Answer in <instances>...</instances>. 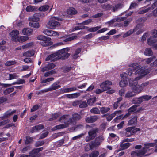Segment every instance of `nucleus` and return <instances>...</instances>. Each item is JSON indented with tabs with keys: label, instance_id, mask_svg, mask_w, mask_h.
<instances>
[{
	"label": "nucleus",
	"instance_id": "obj_56",
	"mask_svg": "<svg viewBox=\"0 0 157 157\" xmlns=\"http://www.w3.org/2000/svg\"><path fill=\"white\" fill-rule=\"evenodd\" d=\"M9 75V80H12L14 79H17V76L15 74H10L8 75Z\"/></svg>",
	"mask_w": 157,
	"mask_h": 157
},
{
	"label": "nucleus",
	"instance_id": "obj_23",
	"mask_svg": "<svg viewBox=\"0 0 157 157\" xmlns=\"http://www.w3.org/2000/svg\"><path fill=\"white\" fill-rule=\"evenodd\" d=\"M55 67V65L53 63H49L46 65L45 67L42 68V71L44 72L53 68Z\"/></svg>",
	"mask_w": 157,
	"mask_h": 157
},
{
	"label": "nucleus",
	"instance_id": "obj_12",
	"mask_svg": "<svg viewBox=\"0 0 157 157\" xmlns=\"http://www.w3.org/2000/svg\"><path fill=\"white\" fill-rule=\"evenodd\" d=\"M112 85V82L110 81L106 80L103 82L100 85V87L102 89L105 91L110 90L111 88V86Z\"/></svg>",
	"mask_w": 157,
	"mask_h": 157
},
{
	"label": "nucleus",
	"instance_id": "obj_7",
	"mask_svg": "<svg viewBox=\"0 0 157 157\" xmlns=\"http://www.w3.org/2000/svg\"><path fill=\"white\" fill-rule=\"evenodd\" d=\"M92 21V20L90 19L85 20L82 23H79L78 24V25L75 26L72 30V31H74L77 30L83 29L85 28H88L87 27H85L84 25H87Z\"/></svg>",
	"mask_w": 157,
	"mask_h": 157
},
{
	"label": "nucleus",
	"instance_id": "obj_9",
	"mask_svg": "<svg viewBox=\"0 0 157 157\" xmlns=\"http://www.w3.org/2000/svg\"><path fill=\"white\" fill-rule=\"evenodd\" d=\"M98 130V129L96 128L90 130L88 132L89 136L86 138V140L88 142L94 138L96 136V132Z\"/></svg>",
	"mask_w": 157,
	"mask_h": 157
},
{
	"label": "nucleus",
	"instance_id": "obj_20",
	"mask_svg": "<svg viewBox=\"0 0 157 157\" xmlns=\"http://www.w3.org/2000/svg\"><path fill=\"white\" fill-rule=\"evenodd\" d=\"M98 118V117L97 116H93L86 118H85V121L88 123H92L96 121Z\"/></svg>",
	"mask_w": 157,
	"mask_h": 157
},
{
	"label": "nucleus",
	"instance_id": "obj_63",
	"mask_svg": "<svg viewBox=\"0 0 157 157\" xmlns=\"http://www.w3.org/2000/svg\"><path fill=\"white\" fill-rule=\"evenodd\" d=\"M87 105L86 101H84L81 103L79 105V107L81 108L86 107L87 106Z\"/></svg>",
	"mask_w": 157,
	"mask_h": 157
},
{
	"label": "nucleus",
	"instance_id": "obj_15",
	"mask_svg": "<svg viewBox=\"0 0 157 157\" xmlns=\"http://www.w3.org/2000/svg\"><path fill=\"white\" fill-rule=\"evenodd\" d=\"M43 32L45 35L49 36H57L59 35L58 32L49 29H45Z\"/></svg>",
	"mask_w": 157,
	"mask_h": 157
},
{
	"label": "nucleus",
	"instance_id": "obj_14",
	"mask_svg": "<svg viewBox=\"0 0 157 157\" xmlns=\"http://www.w3.org/2000/svg\"><path fill=\"white\" fill-rule=\"evenodd\" d=\"M136 64V65H139V66H140V69H139L138 70V71H140V70H141V69H143V70H147V71H148L149 72V70L148 69H146L145 68V67H141V68H140V65L138 63H132V64H131L130 65V67H132V68L131 69L130 68H129L128 71H127V72L128 73V76H131L132 74V70L133 71H134L135 72V71H134V67H132L131 66V65L132 64ZM135 74L136 75V76H135V78L134 79H134L136 77H139V75H138V74H135Z\"/></svg>",
	"mask_w": 157,
	"mask_h": 157
},
{
	"label": "nucleus",
	"instance_id": "obj_28",
	"mask_svg": "<svg viewBox=\"0 0 157 157\" xmlns=\"http://www.w3.org/2000/svg\"><path fill=\"white\" fill-rule=\"evenodd\" d=\"M67 115L68 116V118H70L71 120H72L71 121L70 123V124L73 121H76L80 119L81 118V117L80 115L77 114H73L72 119L68 115Z\"/></svg>",
	"mask_w": 157,
	"mask_h": 157
},
{
	"label": "nucleus",
	"instance_id": "obj_54",
	"mask_svg": "<svg viewBox=\"0 0 157 157\" xmlns=\"http://www.w3.org/2000/svg\"><path fill=\"white\" fill-rule=\"evenodd\" d=\"M96 98H94L89 99L87 101V103L90 105L93 104L96 101Z\"/></svg>",
	"mask_w": 157,
	"mask_h": 157
},
{
	"label": "nucleus",
	"instance_id": "obj_8",
	"mask_svg": "<svg viewBox=\"0 0 157 157\" xmlns=\"http://www.w3.org/2000/svg\"><path fill=\"white\" fill-rule=\"evenodd\" d=\"M122 79L120 82L119 85L121 87H124L128 84V76L127 73H124L121 75Z\"/></svg>",
	"mask_w": 157,
	"mask_h": 157
},
{
	"label": "nucleus",
	"instance_id": "obj_4",
	"mask_svg": "<svg viewBox=\"0 0 157 157\" xmlns=\"http://www.w3.org/2000/svg\"><path fill=\"white\" fill-rule=\"evenodd\" d=\"M57 20H58V17H54L51 18L47 25V27L51 29H59L60 24Z\"/></svg>",
	"mask_w": 157,
	"mask_h": 157
},
{
	"label": "nucleus",
	"instance_id": "obj_59",
	"mask_svg": "<svg viewBox=\"0 0 157 157\" xmlns=\"http://www.w3.org/2000/svg\"><path fill=\"white\" fill-rule=\"evenodd\" d=\"M33 140V138L29 136L26 137L25 144H28L31 142Z\"/></svg>",
	"mask_w": 157,
	"mask_h": 157
},
{
	"label": "nucleus",
	"instance_id": "obj_41",
	"mask_svg": "<svg viewBox=\"0 0 157 157\" xmlns=\"http://www.w3.org/2000/svg\"><path fill=\"white\" fill-rule=\"evenodd\" d=\"M16 110L11 111L9 110L6 112L4 114V117H8L16 113Z\"/></svg>",
	"mask_w": 157,
	"mask_h": 157
},
{
	"label": "nucleus",
	"instance_id": "obj_33",
	"mask_svg": "<svg viewBox=\"0 0 157 157\" xmlns=\"http://www.w3.org/2000/svg\"><path fill=\"white\" fill-rule=\"evenodd\" d=\"M137 116H135L129 121L128 122V125H134L136 124L137 121Z\"/></svg>",
	"mask_w": 157,
	"mask_h": 157
},
{
	"label": "nucleus",
	"instance_id": "obj_5",
	"mask_svg": "<svg viewBox=\"0 0 157 157\" xmlns=\"http://www.w3.org/2000/svg\"><path fill=\"white\" fill-rule=\"evenodd\" d=\"M69 50V48H66L58 50V59H67L70 55V53H68Z\"/></svg>",
	"mask_w": 157,
	"mask_h": 157
},
{
	"label": "nucleus",
	"instance_id": "obj_40",
	"mask_svg": "<svg viewBox=\"0 0 157 157\" xmlns=\"http://www.w3.org/2000/svg\"><path fill=\"white\" fill-rule=\"evenodd\" d=\"M61 86L58 85L57 82H55L52 84L50 86V88L52 91L55 90L56 89L60 87Z\"/></svg>",
	"mask_w": 157,
	"mask_h": 157
},
{
	"label": "nucleus",
	"instance_id": "obj_60",
	"mask_svg": "<svg viewBox=\"0 0 157 157\" xmlns=\"http://www.w3.org/2000/svg\"><path fill=\"white\" fill-rule=\"evenodd\" d=\"M47 38H49V37L42 35H40L37 37L38 39L41 41L43 40H45V39L46 40Z\"/></svg>",
	"mask_w": 157,
	"mask_h": 157
},
{
	"label": "nucleus",
	"instance_id": "obj_25",
	"mask_svg": "<svg viewBox=\"0 0 157 157\" xmlns=\"http://www.w3.org/2000/svg\"><path fill=\"white\" fill-rule=\"evenodd\" d=\"M76 38V36H72L69 37H63L62 38L61 40L63 41L65 44L66 42L71 41L75 39Z\"/></svg>",
	"mask_w": 157,
	"mask_h": 157
},
{
	"label": "nucleus",
	"instance_id": "obj_6",
	"mask_svg": "<svg viewBox=\"0 0 157 157\" xmlns=\"http://www.w3.org/2000/svg\"><path fill=\"white\" fill-rule=\"evenodd\" d=\"M143 31L142 28V25L138 24L134 29H131L126 32L124 34L123 37L125 38L130 36L134 32H136V33L139 34L141 33Z\"/></svg>",
	"mask_w": 157,
	"mask_h": 157
},
{
	"label": "nucleus",
	"instance_id": "obj_51",
	"mask_svg": "<svg viewBox=\"0 0 157 157\" xmlns=\"http://www.w3.org/2000/svg\"><path fill=\"white\" fill-rule=\"evenodd\" d=\"M35 10V7L34 6H27L26 10L27 12H30L33 11Z\"/></svg>",
	"mask_w": 157,
	"mask_h": 157
},
{
	"label": "nucleus",
	"instance_id": "obj_49",
	"mask_svg": "<svg viewBox=\"0 0 157 157\" xmlns=\"http://www.w3.org/2000/svg\"><path fill=\"white\" fill-rule=\"evenodd\" d=\"M110 109L109 107H102L100 109V110L102 114L105 113L107 112Z\"/></svg>",
	"mask_w": 157,
	"mask_h": 157
},
{
	"label": "nucleus",
	"instance_id": "obj_39",
	"mask_svg": "<svg viewBox=\"0 0 157 157\" xmlns=\"http://www.w3.org/2000/svg\"><path fill=\"white\" fill-rule=\"evenodd\" d=\"M29 25V26L36 28H38L40 26L38 22H30Z\"/></svg>",
	"mask_w": 157,
	"mask_h": 157
},
{
	"label": "nucleus",
	"instance_id": "obj_38",
	"mask_svg": "<svg viewBox=\"0 0 157 157\" xmlns=\"http://www.w3.org/2000/svg\"><path fill=\"white\" fill-rule=\"evenodd\" d=\"M155 58V56H153L152 57L144 59L143 61V62L144 63H146L147 64H149L153 61V59Z\"/></svg>",
	"mask_w": 157,
	"mask_h": 157
},
{
	"label": "nucleus",
	"instance_id": "obj_36",
	"mask_svg": "<svg viewBox=\"0 0 157 157\" xmlns=\"http://www.w3.org/2000/svg\"><path fill=\"white\" fill-rule=\"evenodd\" d=\"M34 51L33 50L28 51L23 54V56L25 57H31L34 54Z\"/></svg>",
	"mask_w": 157,
	"mask_h": 157
},
{
	"label": "nucleus",
	"instance_id": "obj_55",
	"mask_svg": "<svg viewBox=\"0 0 157 157\" xmlns=\"http://www.w3.org/2000/svg\"><path fill=\"white\" fill-rule=\"evenodd\" d=\"M54 80V78L53 77H50L48 78L45 79L41 81V83H46L52 81Z\"/></svg>",
	"mask_w": 157,
	"mask_h": 157
},
{
	"label": "nucleus",
	"instance_id": "obj_18",
	"mask_svg": "<svg viewBox=\"0 0 157 157\" xmlns=\"http://www.w3.org/2000/svg\"><path fill=\"white\" fill-rule=\"evenodd\" d=\"M40 15V13H36L29 18V20L30 22H37L39 21V16Z\"/></svg>",
	"mask_w": 157,
	"mask_h": 157
},
{
	"label": "nucleus",
	"instance_id": "obj_44",
	"mask_svg": "<svg viewBox=\"0 0 157 157\" xmlns=\"http://www.w3.org/2000/svg\"><path fill=\"white\" fill-rule=\"evenodd\" d=\"M102 7L104 9L106 10H110L112 9V6L109 4L106 3L102 5Z\"/></svg>",
	"mask_w": 157,
	"mask_h": 157
},
{
	"label": "nucleus",
	"instance_id": "obj_22",
	"mask_svg": "<svg viewBox=\"0 0 157 157\" xmlns=\"http://www.w3.org/2000/svg\"><path fill=\"white\" fill-rule=\"evenodd\" d=\"M22 32L24 35L30 36L32 34L33 30L30 28H25L22 30Z\"/></svg>",
	"mask_w": 157,
	"mask_h": 157
},
{
	"label": "nucleus",
	"instance_id": "obj_62",
	"mask_svg": "<svg viewBox=\"0 0 157 157\" xmlns=\"http://www.w3.org/2000/svg\"><path fill=\"white\" fill-rule=\"evenodd\" d=\"M105 91L104 90L102 89H96L94 91L95 93L96 94H98L102 93Z\"/></svg>",
	"mask_w": 157,
	"mask_h": 157
},
{
	"label": "nucleus",
	"instance_id": "obj_1",
	"mask_svg": "<svg viewBox=\"0 0 157 157\" xmlns=\"http://www.w3.org/2000/svg\"><path fill=\"white\" fill-rule=\"evenodd\" d=\"M131 66L134 67V70L135 71V74H138L139 75V77H136L134 80H132L130 78L129 81V85L132 88V91L136 94L141 92L143 90L140 85H137V81L140 79L142 77L147 75L149 72L147 70H143L142 69L140 70L139 71H138L140 69V66L136 64H132Z\"/></svg>",
	"mask_w": 157,
	"mask_h": 157
},
{
	"label": "nucleus",
	"instance_id": "obj_31",
	"mask_svg": "<svg viewBox=\"0 0 157 157\" xmlns=\"http://www.w3.org/2000/svg\"><path fill=\"white\" fill-rule=\"evenodd\" d=\"M144 54L145 56H152L153 53L151 49L150 48H148L145 49Z\"/></svg>",
	"mask_w": 157,
	"mask_h": 157
},
{
	"label": "nucleus",
	"instance_id": "obj_34",
	"mask_svg": "<svg viewBox=\"0 0 157 157\" xmlns=\"http://www.w3.org/2000/svg\"><path fill=\"white\" fill-rule=\"evenodd\" d=\"M80 95V94L79 93H76L74 94H68L66 95L67 97L68 98H75Z\"/></svg>",
	"mask_w": 157,
	"mask_h": 157
},
{
	"label": "nucleus",
	"instance_id": "obj_19",
	"mask_svg": "<svg viewBox=\"0 0 157 157\" xmlns=\"http://www.w3.org/2000/svg\"><path fill=\"white\" fill-rule=\"evenodd\" d=\"M51 38H47L40 42V44L43 46H48L52 44V43L51 41Z\"/></svg>",
	"mask_w": 157,
	"mask_h": 157
},
{
	"label": "nucleus",
	"instance_id": "obj_64",
	"mask_svg": "<svg viewBox=\"0 0 157 157\" xmlns=\"http://www.w3.org/2000/svg\"><path fill=\"white\" fill-rule=\"evenodd\" d=\"M116 33V30L115 29H113L110 30L109 32L107 34L109 35H112L115 34Z\"/></svg>",
	"mask_w": 157,
	"mask_h": 157
},
{
	"label": "nucleus",
	"instance_id": "obj_24",
	"mask_svg": "<svg viewBox=\"0 0 157 157\" xmlns=\"http://www.w3.org/2000/svg\"><path fill=\"white\" fill-rule=\"evenodd\" d=\"M52 7L53 6L52 5H51V6L45 5L39 8L38 10L40 11L44 12L50 8V11L51 10Z\"/></svg>",
	"mask_w": 157,
	"mask_h": 157
},
{
	"label": "nucleus",
	"instance_id": "obj_17",
	"mask_svg": "<svg viewBox=\"0 0 157 157\" xmlns=\"http://www.w3.org/2000/svg\"><path fill=\"white\" fill-rule=\"evenodd\" d=\"M19 34V31L15 30L11 31L9 35L11 38L12 40L16 42V40H17V39L18 37Z\"/></svg>",
	"mask_w": 157,
	"mask_h": 157
},
{
	"label": "nucleus",
	"instance_id": "obj_11",
	"mask_svg": "<svg viewBox=\"0 0 157 157\" xmlns=\"http://www.w3.org/2000/svg\"><path fill=\"white\" fill-rule=\"evenodd\" d=\"M157 37V30H154L152 33V36L147 40V43L149 45H152L157 42L156 38Z\"/></svg>",
	"mask_w": 157,
	"mask_h": 157
},
{
	"label": "nucleus",
	"instance_id": "obj_57",
	"mask_svg": "<svg viewBox=\"0 0 157 157\" xmlns=\"http://www.w3.org/2000/svg\"><path fill=\"white\" fill-rule=\"evenodd\" d=\"M121 5L119 4H117L113 6H112V10L113 11L115 12L117 10L120 8Z\"/></svg>",
	"mask_w": 157,
	"mask_h": 157
},
{
	"label": "nucleus",
	"instance_id": "obj_61",
	"mask_svg": "<svg viewBox=\"0 0 157 157\" xmlns=\"http://www.w3.org/2000/svg\"><path fill=\"white\" fill-rule=\"evenodd\" d=\"M61 90L62 93H67L70 92L69 88H63L61 89Z\"/></svg>",
	"mask_w": 157,
	"mask_h": 157
},
{
	"label": "nucleus",
	"instance_id": "obj_46",
	"mask_svg": "<svg viewBox=\"0 0 157 157\" xmlns=\"http://www.w3.org/2000/svg\"><path fill=\"white\" fill-rule=\"evenodd\" d=\"M151 9V8H148L146 9L142 8L140 9L138 12V13L140 14H142L147 12L149 11Z\"/></svg>",
	"mask_w": 157,
	"mask_h": 157
},
{
	"label": "nucleus",
	"instance_id": "obj_29",
	"mask_svg": "<svg viewBox=\"0 0 157 157\" xmlns=\"http://www.w3.org/2000/svg\"><path fill=\"white\" fill-rule=\"evenodd\" d=\"M77 12L75 9L73 7H70L67 10V13L69 15H74Z\"/></svg>",
	"mask_w": 157,
	"mask_h": 157
},
{
	"label": "nucleus",
	"instance_id": "obj_10",
	"mask_svg": "<svg viewBox=\"0 0 157 157\" xmlns=\"http://www.w3.org/2000/svg\"><path fill=\"white\" fill-rule=\"evenodd\" d=\"M140 130V129H139L137 128H135V127H128L125 130L126 132L125 133V136L127 137H130L135 133L137 131Z\"/></svg>",
	"mask_w": 157,
	"mask_h": 157
},
{
	"label": "nucleus",
	"instance_id": "obj_58",
	"mask_svg": "<svg viewBox=\"0 0 157 157\" xmlns=\"http://www.w3.org/2000/svg\"><path fill=\"white\" fill-rule=\"evenodd\" d=\"M151 81H148L145 82L144 83H142L141 85H140L143 89L144 87L147 86L148 85L151 83Z\"/></svg>",
	"mask_w": 157,
	"mask_h": 157
},
{
	"label": "nucleus",
	"instance_id": "obj_47",
	"mask_svg": "<svg viewBox=\"0 0 157 157\" xmlns=\"http://www.w3.org/2000/svg\"><path fill=\"white\" fill-rule=\"evenodd\" d=\"M90 112L93 114H99L100 113V111L99 109L96 108H94L90 110Z\"/></svg>",
	"mask_w": 157,
	"mask_h": 157
},
{
	"label": "nucleus",
	"instance_id": "obj_30",
	"mask_svg": "<svg viewBox=\"0 0 157 157\" xmlns=\"http://www.w3.org/2000/svg\"><path fill=\"white\" fill-rule=\"evenodd\" d=\"M124 20V17H117L115 19L111 20V21H109L108 23L110 24H112L116 21H121Z\"/></svg>",
	"mask_w": 157,
	"mask_h": 157
},
{
	"label": "nucleus",
	"instance_id": "obj_42",
	"mask_svg": "<svg viewBox=\"0 0 157 157\" xmlns=\"http://www.w3.org/2000/svg\"><path fill=\"white\" fill-rule=\"evenodd\" d=\"M136 95L135 93H134L133 91H128L125 94V97L126 98H128L134 96Z\"/></svg>",
	"mask_w": 157,
	"mask_h": 157
},
{
	"label": "nucleus",
	"instance_id": "obj_48",
	"mask_svg": "<svg viewBox=\"0 0 157 157\" xmlns=\"http://www.w3.org/2000/svg\"><path fill=\"white\" fill-rule=\"evenodd\" d=\"M33 45V42H30L23 45L22 46V48L23 49L28 48L32 46Z\"/></svg>",
	"mask_w": 157,
	"mask_h": 157
},
{
	"label": "nucleus",
	"instance_id": "obj_2",
	"mask_svg": "<svg viewBox=\"0 0 157 157\" xmlns=\"http://www.w3.org/2000/svg\"><path fill=\"white\" fill-rule=\"evenodd\" d=\"M155 145V143H146L144 145L142 149L140 150L142 147V146L140 145H136L135 148L136 150L132 151L131 154L132 157H142L144 156L146 153L150 154L153 152L154 150L150 147H153Z\"/></svg>",
	"mask_w": 157,
	"mask_h": 157
},
{
	"label": "nucleus",
	"instance_id": "obj_43",
	"mask_svg": "<svg viewBox=\"0 0 157 157\" xmlns=\"http://www.w3.org/2000/svg\"><path fill=\"white\" fill-rule=\"evenodd\" d=\"M122 143L120 144V146L123 150L126 149L128 148L130 146V144L129 143Z\"/></svg>",
	"mask_w": 157,
	"mask_h": 157
},
{
	"label": "nucleus",
	"instance_id": "obj_3",
	"mask_svg": "<svg viewBox=\"0 0 157 157\" xmlns=\"http://www.w3.org/2000/svg\"><path fill=\"white\" fill-rule=\"evenodd\" d=\"M71 120L68 118L67 115H64L61 117L59 120V121L61 122L64 123V124H62L55 126L52 129V130H55L57 129H59L65 128L67 127L70 123L71 121Z\"/></svg>",
	"mask_w": 157,
	"mask_h": 157
},
{
	"label": "nucleus",
	"instance_id": "obj_16",
	"mask_svg": "<svg viewBox=\"0 0 157 157\" xmlns=\"http://www.w3.org/2000/svg\"><path fill=\"white\" fill-rule=\"evenodd\" d=\"M151 98V97L147 95L143 96L138 98H135V100L136 102H134V103L136 104H140L144 100H148L150 99Z\"/></svg>",
	"mask_w": 157,
	"mask_h": 157
},
{
	"label": "nucleus",
	"instance_id": "obj_52",
	"mask_svg": "<svg viewBox=\"0 0 157 157\" xmlns=\"http://www.w3.org/2000/svg\"><path fill=\"white\" fill-rule=\"evenodd\" d=\"M16 62L15 61H8L6 62L5 63V65L6 66H9L11 65H14L16 64Z\"/></svg>",
	"mask_w": 157,
	"mask_h": 157
},
{
	"label": "nucleus",
	"instance_id": "obj_27",
	"mask_svg": "<svg viewBox=\"0 0 157 157\" xmlns=\"http://www.w3.org/2000/svg\"><path fill=\"white\" fill-rule=\"evenodd\" d=\"M137 106V105H134L129 108L128 109V113L126 114L123 118L129 116L131 114V113L133 112L136 110V108Z\"/></svg>",
	"mask_w": 157,
	"mask_h": 157
},
{
	"label": "nucleus",
	"instance_id": "obj_26",
	"mask_svg": "<svg viewBox=\"0 0 157 157\" xmlns=\"http://www.w3.org/2000/svg\"><path fill=\"white\" fill-rule=\"evenodd\" d=\"M121 113V110L116 111L111 114L108 116L106 117L107 120L108 121H110L113 119L114 117L117 114H119Z\"/></svg>",
	"mask_w": 157,
	"mask_h": 157
},
{
	"label": "nucleus",
	"instance_id": "obj_50",
	"mask_svg": "<svg viewBox=\"0 0 157 157\" xmlns=\"http://www.w3.org/2000/svg\"><path fill=\"white\" fill-rule=\"evenodd\" d=\"M101 27L100 26H96L94 27H91L89 28L88 29V30L90 32H94L97 30H98Z\"/></svg>",
	"mask_w": 157,
	"mask_h": 157
},
{
	"label": "nucleus",
	"instance_id": "obj_35",
	"mask_svg": "<svg viewBox=\"0 0 157 157\" xmlns=\"http://www.w3.org/2000/svg\"><path fill=\"white\" fill-rule=\"evenodd\" d=\"M25 81L23 79H20L18 80L16 82H14L11 84H6V85H7V86H10L12 85H13L15 84H21L25 83Z\"/></svg>",
	"mask_w": 157,
	"mask_h": 157
},
{
	"label": "nucleus",
	"instance_id": "obj_37",
	"mask_svg": "<svg viewBox=\"0 0 157 157\" xmlns=\"http://www.w3.org/2000/svg\"><path fill=\"white\" fill-rule=\"evenodd\" d=\"M51 57L52 58V61H55L59 59H58V51L50 55Z\"/></svg>",
	"mask_w": 157,
	"mask_h": 157
},
{
	"label": "nucleus",
	"instance_id": "obj_32",
	"mask_svg": "<svg viewBox=\"0 0 157 157\" xmlns=\"http://www.w3.org/2000/svg\"><path fill=\"white\" fill-rule=\"evenodd\" d=\"M28 39L29 37L27 36H18L17 39V40H16V42L18 41L21 42H23L27 40Z\"/></svg>",
	"mask_w": 157,
	"mask_h": 157
},
{
	"label": "nucleus",
	"instance_id": "obj_45",
	"mask_svg": "<svg viewBox=\"0 0 157 157\" xmlns=\"http://www.w3.org/2000/svg\"><path fill=\"white\" fill-rule=\"evenodd\" d=\"M14 88L13 87L6 89L4 91V94L5 95H7L14 90Z\"/></svg>",
	"mask_w": 157,
	"mask_h": 157
},
{
	"label": "nucleus",
	"instance_id": "obj_13",
	"mask_svg": "<svg viewBox=\"0 0 157 157\" xmlns=\"http://www.w3.org/2000/svg\"><path fill=\"white\" fill-rule=\"evenodd\" d=\"M43 149V148L42 147L34 149L32 151L29 156L25 155H20L19 157H36L38 153L42 151Z\"/></svg>",
	"mask_w": 157,
	"mask_h": 157
},
{
	"label": "nucleus",
	"instance_id": "obj_53",
	"mask_svg": "<svg viewBox=\"0 0 157 157\" xmlns=\"http://www.w3.org/2000/svg\"><path fill=\"white\" fill-rule=\"evenodd\" d=\"M99 155V152L96 151H94L90 154V157H97Z\"/></svg>",
	"mask_w": 157,
	"mask_h": 157
},
{
	"label": "nucleus",
	"instance_id": "obj_21",
	"mask_svg": "<svg viewBox=\"0 0 157 157\" xmlns=\"http://www.w3.org/2000/svg\"><path fill=\"white\" fill-rule=\"evenodd\" d=\"M81 50V48H77L74 50L72 54L73 58L75 59H76L79 57Z\"/></svg>",
	"mask_w": 157,
	"mask_h": 157
}]
</instances>
